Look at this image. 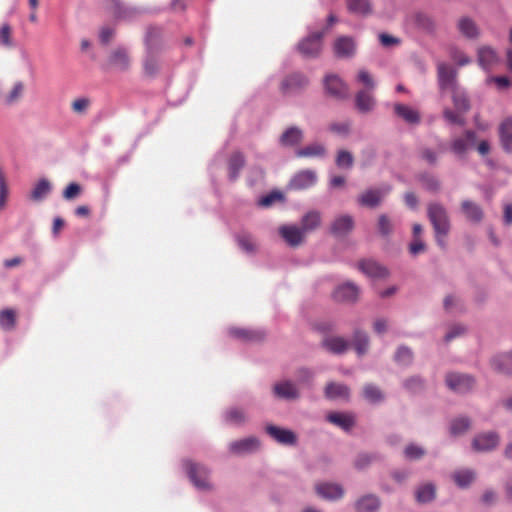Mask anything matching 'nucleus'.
<instances>
[{
    "mask_svg": "<svg viewBox=\"0 0 512 512\" xmlns=\"http://www.w3.org/2000/svg\"><path fill=\"white\" fill-rule=\"evenodd\" d=\"M81 193V186L77 183H70L63 192V197L67 200L76 198Z\"/></svg>",
    "mask_w": 512,
    "mask_h": 512,
    "instance_id": "obj_62",
    "label": "nucleus"
},
{
    "mask_svg": "<svg viewBox=\"0 0 512 512\" xmlns=\"http://www.w3.org/2000/svg\"><path fill=\"white\" fill-rule=\"evenodd\" d=\"M334 52L339 58H350L356 52V44L351 37L341 36L334 42Z\"/></svg>",
    "mask_w": 512,
    "mask_h": 512,
    "instance_id": "obj_11",
    "label": "nucleus"
},
{
    "mask_svg": "<svg viewBox=\"0 0 512 512\" xmlns=\"http://www.w3.org/2000/svg\"><path fill=\"white\" fill-rule=\"evenodd\" d=\"M478 62L483 69L490 70L499 62V58L494 49L483 46L478 50Z\"/></svg>",
    "mask_w": 512,
    "mask_h": 512,
    "instance_id": "obj_21",
    "label": "nucleus"
},
{
    "mask_svg": "<svg viewBox=\"0 0 512 512\" xmlns=\"http://www.w3.org/2000/svg\"><path fill=\"white\" fill-rule=\"evenodd\" d=\"M302 139V130L297 127H290L282 134L280 142L284 146H294L299 144Z\"/></svg>",
    "mask_w": 512,
    "mask_h": 512,
    "instance_id": "obj_32",
    "label": "nucleus"
},
{
    "mask_svg": "<svg viewBox=\"0 0 512 512\" xmlns=\"http://www.w3.org/2000/svg\"><path fill=\"white\" fill-rule=\"evenodd\" d=\"M24 90V83L21 81L16 82L12 87L11 91L7 95H5L4 102L9 105L18 102L22 98Z\"/></svg>",
    "mask_w": 512,
    "mask_h": 512,
    "instance_id": "obj_42",
    "label": "nucleus"
},
{
    "mask_svg": "<svg viewBox=\"0 0 512 512\" xmlns=\"http://www.w3.org/2000/svg\"><path fill=\"white\" fill-rule=\"evenodd\" d=\"M317 181V175L312 170H303L297 173L291 180L290 186L296 190L307 189Z\"/></svg>",
    "mask_w": 512,
    "mask_h": 512,
    "instance_id": "obj_12",
    "label": "nucleus"
},
{
    "mask_svg": "<svg viewBox=\"0 0 512 512\" xmlns=\"http://www.w3.org/2000/svg\"><path fill=\"white\" fill-rule=\"evenodd\" d=\"M458 29L467 38H476L479 34L475 22L468 17H463L459 20Z\"/></svg>",
    "mask_w": 512,
    "mask_h": 512,
    "instance_id": "obj_35",
    "label": "nucleus"
},
{
    "mask_svg": "<svg viewBox=\"0 0 512 512\" xmlns=\"http://www.w3.org/2000/svg\"><path fill=\"white\" fill-rule=\"evenodd\" d=\"M51 190V185L46 179L38 181L31 192V199L35 201L42 200Z\"/></svg>",
    "mask_w": 512,
    "mask_h": 512,
    "instance_id": "obj_41",
    "label": "nucleus"
},
{
    "mask_svg": "<svg viewBox=\"0 0 512 512\" xmlns=\"http://www.w3.org/2000/svg\"><path fill=\"white\" fill-rule=\"evenodd\" d=\"M266 431L280 444L294 445L296 443V435L291 430L269 425L267 426Z\"/></svg>",
    "mask_w": 512,
    "mask_h": 512,
    "instance_id": "obj_14",
    "label": "nucleus"
},
{
    "mask_svg": "<svg viewBox=\"0 0 512 512\" xmlns=\"http://www.w3.org/2000/svg\"><path fill=\"white\" fill-rule=\"evenodd\" d=\"M500 139L506 151H512V119H505L499 127Z\"/></svg>",
    "mask_w": 512,
    "mask_h": 512,
    "instance_id": "obj_30",
    "label": "nucleus"
},
{
    "mask_svg": "<svg viewBox=\"0 0 512 512\" xmlns=\"http://www.w3.org/2000/svg\"><path fill=\"white\" fill-rule=\"evenodd\" d=\"M499 444V435L496 432L478 434L472 441L475 451L486 452L495 449Z\"/></svg>",
    "mask_w": 512,
    "mask_h": 512,
    "instance_id": "obj_6",
    "label": "nucleus"
},
{
    "mask_svg": "<svg viewBox=\"0 0 512 512\" xmlns=\"http://www.w3.org/2000/svg\"><path fill=\"white\" fill-rule=\"evenodd\" d=\"M390 189L391 188L389 186H385L380 189L366 190L358 197V202L362 206L374 208L381 203L382 199L389 193Z\"/></svg>",
    "mask_w": 512,
    "mask_h": 512,
    "instance_id": "obj_7",
    "label": "nucleus"
},
{
    "mask_svg": "<svg viewBox=\"0 0 512 512\" xmlns=\"http://www.w3.org/2000/svg\"><path fill=\"white\" fill-rule=\"evenodd\" d=\"M245 165V158L241 152H234L228 161L229 177L231 180H236L239 176L240 170Z\"/></svg>",
    "mask_w": 512,
    "mask_h": 512,
    "instance_id": "obj_29",
    "label": "nucleus"
},
{
    "mask_svg": "<svg viewBox=\"0 0 512 512\" xmlns=\"http://www.w3.org/2000/svg\"><path fill=\"white\" fill-rule=\"evenodd\" d=\"M317 494L327 500L340 499L344 495L343 488L338 484L320 483L316 485Z\"/></svg>",
    "mask_w": 512,
    "mask_h": 512,
    "instance_id": "obj_18",
    "label": "nucleus"
},
{
    "mask_svg": "<svg viewBox=\"0 0 512 512\" xmlns=\"http://www.w3.org/2000/svg\"><path fill=\"white\" fill-rule=\"evenodd\" d=\"M296 379L299 384H309L313 379V372L307 368H301L296 372Z\"/></svg>",
    "mask_w": 512,
    "mask_h": 512,
    "instance_id": "obj_61",
    "label": "nucleus"
},
{
    "mask_svg": "<svg viewBox=\"0 0 512 512\" xmlns=\"http://www.w3.org/2000/svg\"><path fill=\"white\" fill-rule=\"evenodd\" d=\"M237 243L239 247L247 253H254L257 249L256 242L248 233H240L237 236Z\"/></svg>",
    "mask_w": 512,
    "mask_h": 512,
    "instance_id": "obj_44",
    "label": "nucleus"
},
{
    "mask_svg": "<svg viewBox=\"0 0 512 512\" xmlns=\"http://www.w3.org/2000/svg\"><path fill=\"white\" fill-rule=\"evenodd\" d=\"M353 344L356 352L359 355L365 354L369 345L367 334L361 331H356L353 337Z\"/></svg>",
    "mask_w": 512,
    "mask_h": 512,
    "instance_id": "obj_45",
    "label": "nucleus"
},
{
    "mask_svg": "<svg viewBox=\"0 0 512 512\" xmlns=\"http://www.w3.org/2000/svg\"><path fill=\"white\" fill-rule=\"evenodd\" d=\"M346 2L348 10L352 13L369 15L372 12L369 0H346Z\"/></svg>",
    "mask_w": 512,
    "mask_h": 512,
    "instance_id": "obj_37",
    "label": "nucleus"
},
{
    "mask_svg": "<svg viewBox=\"0 0 512 512\" xmlns=\"http://www.w3.org/2000/svg\"><path fill=\"white\" fill-rule=\"evenodd\" d=\"M474 379L466 374L449 373L446 376L447 386L458 393H465L471 390L474 386Z\"/></svg>",
    "mask_w": 512,
    "mask_h": 512,
    "instance_id": "obj_5",
    "label": "nucleus"
},
{
    "mask_svg": "<svg viewBox=\"0 0 512 512\" xmlns=\"http://www.w3.org/2000/svg\"><path fill=\"white\" fill-rule=\"evenodd\" d=\"M359 295V289L353 283H345L339 286L333 294L336 301L339 302H354L357 300Z\"/></svg>",
    "mask_w": 512,
    "mask_h": 512,
    "instance_id": "obj_15",
    "label": "nucleus"
},
{
    "mask_svg": "<svg viewBox=\"0 0 512 512\" xmlns=\"http://www.w3.org/2000/svg\"><path fill=\"white\" fill-rule=\"evenodd\" d=\"M394 111L399 117L403 118L410 124H417L420 122L419 112L407 105L396 104L394 106Z\"/></svg>",
    "mask_w": 512,
    "mask_h": 512,
    "instance_id": "obj_27",
    "label": "nucleus"
},
{
    "mask_svg": "<svg viewBox=\"0 0 512 512\" xmlns=\"http://www.w3.org/2000/svg\"><path fill=\"white\" fill-rule=\"evenodd\" d=\"M412 358V352L407 347H399L395 355V360L402 365L409 364L412 361Z\"/></svg>",
    "mask_w": 512,
    "mask_h": 512,
    "instance_id": "obj_54",
    "label": "nucleus"
},
{
    "mask_svg": "<svg viewBox=\"0 0 512 512\" xmlns=\"http://www.w3.org/2000/svg\"><path fill=\"white\" fill-rule=\"evenodd\" d=\"M353 156L346 150H340L336 157V164L340 168H351L353 165Z\"/></svg>",
    "mask_w": 512,
    "mask_h": 512,
    "instance_id": "obj_52",
    "label": "nucleus"
},
{
    "mask_svg": "<svg viewBox=\"0 0 512 512\" xmlns=\"http://www.w3.org/2000/svg\"><path fill=\"white\" fill-rule=\"evenodd\" d=\"M190 480L200 490L211 489L209 482V470L200 464L189 462L186 464Z\"/></svg>",
    "mask_w": 512,
    "mask_h": 512,
    "instance_id": "obj_3",
    "label": "nucleus"
},
{
    "mask_svg": "<svg viewBox=\"0 0 512 512\" xmlns=\"http://www.w3.org/2000/svg\"><path fill=\"white\" fill-rule=\"evenodd\" d=\"M16 325V312L13 309L0 311V327L4 330H13Z\"/></svg>",
    "mask_w": 512,
    "mask_h": 512,
    "instance_id": "obj_40",
    "label": "nucleus"
},
{
    "mask_svg": "<svg viewBox=\"0 0 512 512\" xmlns=\"http://www.w3.org/2000/svg\"><path fill=\"white\" fill-rule=\"evenodd\" d=\"M0 45L6 48H12L14 46L12 28L8 23H4L0 27Z\"/></svg>",
    "mask_w": 512,
    "mask_h": 512,
    "instance_id": "obj_50",
    "label": "nucleus"
},
{
    "mask_svg": "<svg viewBox=\"0 0 512 512\" xmlns=\"http://www.w3.org/2000/svg\"><path fill=\"white\" fill-rule=\"evenodd\" d=\"M425 455V450L415 444H409L404 449V456L409 460H417Z\"/></svg>",
    "mask_w": 512,
    "mask_h": 512,
    "instance_id": "obj_51",
    "label": "nucleus"
},
{
    "mask_svg": "<svg viewBox=\"0 0 512 512\" xmlns=\"http://www.w3.org/2000/svg\"><path fill=\"white\" fill-rule=\"evenodd\" d=\"M380 507V500L375 495H366L356 502L357 512H375Z\"/></svg>",
    "mask_w": 512,
    "mask_h": 512,
    "instance_id": "obj_31",
    "label": "nucleus"
},
{
    "mask_svg": "<svg viewBox=\"0 0 512 512\" xmlns=\"http://www.w3.org/2000/svg\"><path fill=\"white\" fill-rule=\"evenodd\" d=\"M89 106H90V100L85 97L77 98L71 104L72 110L78 114L85 113L86 110L89 108Z\"/></svg>",
    "mask_w": 512,
    "mask_h": 512,
    "instance_id": "obj_56",
    "label": "nucleus"
},
{
    "mask_svg": "<svg viewBox=\"0 0 512 512\" xmlns=\"http://www.w3.org/2000/svg\"><path fill=\"white\" fill-rule=\"evenodd\" d=\"M106 2L116 18L126 19L134 13V10L126 7L121 0H106Z\"/></svg>",
    "mask_w": 512,
    "mask_h": 512,
    "instance_id": "obj_33",
    "label": "nucleus"
},
{
    "mask_svg": "<svg viewBox=\"0 0 512 512\" xmlns=\"http://www.w3.org/2000/svg\"><path fill=\"white\" fill-rule=\"evenodd\" d=\"M357 108L362 112L372 110L375 104L373 96L367 91H359L355 98Z\"/></svg>",
    "mask_w": 512,
    "mask_h": 512,
    "instance_id": "obj_38",
    "label": "nucleus"
},
{
    "mask_svg": "<svg viewBox=\"0 0 512 512\" xmlns=\"http://www.w3.org/2000/svg\"><path fill=\"white\" fill-rule=\"evenodd\" d=\"M423 185L426 189L431 191H438L440 188V182L434 176L425 175L422 177Z\"/></svg>",
    "mask_w": 512,
    "mask_h": 512,
    "instance_id": "obj_63",
    "label": "nucleus"
},
{
    "mask_svg": "<svg viewBox=\"0 0 512 512\" xmlns=\"http://www.w3.org/2000/svg\"><path fill=\"white\" fill-rule=\"evenodd\" d=\"M282 195L278 192H272L264 197H262L259 201V204L263 207H268L272 205L276 200H280Z\"/></svg>",
    "mask_w": 512,
    "mask_h": 512,
    "instance_id": "obj_64",
    "label": "nucleus"
},
{
    "mask_svg": "<svg viewBox=\"0 0 512 512\" xmlns=\"http://www.w3.org/2000/svg\"><path fill=\"white\" fill-rule=\"evenodd\" d=\"M109 64L120 71H126L130 67V57L125 48L118 47L109 56Z\"/></svg>",
    "mask_w": 512,
    "mask_h": 512,
    "instance_id": "obj_17",
    "label": "nucleus"
},
{
    "mask_svg": "<svg viewBox=\"0 0 512 512\" xmlns=\"http://www.w3.org/2000/svg\"><path fill=\"white\" fill-rule=\"evenodd\" d=\"M428 218L433 226L435 238L442 248L445 247V238L450 232V220L446 208L440 203H431L427 209Z\"/></svg>",
    "mask_w": 512,
    "mask_h": 512,
    "instance_id": "obj_1",
    "label": "nucleus"
},
{
    "mask_svg": "<svg viewBox=\"0 0 512 512\" xmlns=\"http://www.w3.org/2000/svg\"><path fill=\"white\" fill-rule=\"evenodd\" d=\"M354 227V220L350 215H342L336 218L331 226V232L340 236L350 232Z\"/></svg>",
    "mask_w": 512,
    "mask_h": 512,
    "instance_id": "obj_23",
    "label": "nucleus"
},
{
    "mask_svg": "<svg viewBox=\"0 0 512 512\" xmlns=\"http://www.w3.org/2000/svg\"><path fill=\"white\" fill-rule=\"evenodd\" d=\"M363 396L371 403H377L383 400V394L380 389L372 384H368L364 387Z\"/></svg>",
    "mask_w": 512,
    "mask_h": 512,
    "instance_id": "obj_47",
    "label": "nucleus"
},
{
    "mask_svg": "<svg viewBox=\"0 0 512 512\" xmlns=\"http://www.w3.org/2000/svg\"><path fill=\"white\" fill-rule=\"evenodd\" d=\"M357 80L370 90L375 88L374 79L366 70L362 69L358 72Z\"/></svg>",
    "mask_w": 512,
    "mask_h": 512,
    "instance_id": "obj_58",
    "label": "nucleus"
},
{
    "mask_svg": "<svg viewBox=\"0 0 512 512\" xmlns=\"http://www.w3.org/2000/svg\"><path fill=\"white\" fill-rule=\"evenodd\" d=\"M476 139V134L473 131H466L464 137L455 139L451 144V150L458 155L466 152L468 145L473 144Z\"/></svg>",
    "mask_w": 512,
    "mask_h": 512,
    "instance_id": "obj_24",
    "label": "nucleus"
},
{
    "mask_svg": "<svg viewBox=\"0 0 512 512\" xmlns=\"http://www.w3.org/2000/svg\"><path fill=\"white\" fill-rule=\"evenodd\" d=\"M161 36V29L157 27H149L146 33V45L149 52H152L155 41Z\"/></svg>",
    "mask_w": 512,
    "mask_h": 512,
    "instance_id": "obj_53",
    "label": "nucleus"
},
{
    "mask_svg": "<svg viewBox=\"0 0 512 512\" xmlns=\"http://www.w3.org/2000/svg\"><path fill=\"white\" fill-rule=\"evenodd\" d=\"M325 395L327 398L336 399V398H348L349 389L347 386L343 384H338L331 382L327 384L325 388Z\"/></svg>",
    "mask_w": 512,
    "mask_h": 512,
    "instance_id": "obj_34",
    "label": "nucleus"
},
{
    "mask_svg": "<svg viewBox=\"0 0 512 512\" xmlns=\"http://www.w3.org/2000/svg\"><path fill=\"white\" fill-rule=\"evenodd\" d=\"M327 420L344 431L351 430L355 425V418L350 413H329Z\"/></svg>",
    "mask_w": 512,
    "mask_h": 512,
    "instance_id": "obj_19",
    "label": "nucleus"
},
{
    "mask_svg": "<svg viewBox=\"0 0 512 512\" xmlns=\"http://www.w3.org/2000/svg\"><path fill=\"white\" fill-rule=\"evenodd\" d=\"M279 233L290 246H298L304 238V231L296 226H282Z\"/></svg>",
    "mask_w": 512,
    "mask_h": 512,
    "instance_id": "obj_20",
    "label": "nucleus"
},
{
    "mask_svg": "<svg viewBox=\"0 0 512 512\" xmlns=\"http://www.w3.org/2000/svg\"><path fill=\"white\" fill-rule=\"evenodd\" d=\"M470 428V420L466 417H459L451 423V433L453 435H460Z\"/></svg>",
    "mask_w": 512,
    "mask_h": 512,
    "instance_id": "obj_49",
    "label": "nucleus"
},
{
    "mask_svg": "<svg viewBox=\"0 0 512 512\" xmlns=\"http://www.w3.org/2000/svg\"><path fill=\"white\" fill-rule=\"evenodd\" d=\"M325 31L314 32L299 42L298 51L309 58L317 57L322 50V38Z\"/></svg>",
    "mask_w": 512,
    "mask_h": 512,
    "instance_id": "obj_2",
    "label": "nucleus"
},
{
    "mask_svg": "<svg viewBox=\"0 0 512 512\" xmlns=\"http://www.w3.org/2000/svg\"><path fill=\"white\" fill-rule=\"evenodd\" d=\"M323 346L332 353L341 354L347 350L349 343L342 337L334 336L325 338Z\"/></svg>",
    "mask_w": 512,
    "mask_h": 512,
    "instance_id": "obj_28",
    "label": "nucleus"
},
{
    "mask_svg": "<svg viewBox=\"0 0 512 512\" xmlns=\"http://www.w3.org/2000/svg\"><path fill=\"white\" fill-rule=\"evenodd\" d=\"M325 154V148L321 144H311L297 150V157H317Z\"/></svg>",
    "mask_w": 512,
    "mask_h": 512,
    "instance_id": "obj_43",
    "label": "nucleus"
},
{
    "mask_svg": "<svg viewBox=\"0 0 512 512\" xmlns=\"http://www.w3.org/2000/svg\"><path fill=\"white\" fill-rule=\"evenodd\" d=\"M321 223V215L317 211H310L305 214L301 221V229L305 232L316 229Z\"/></svg>",
    "mask_w": 512,
    "mask_h": 512,
    "instance_id": "obj_36",
    "label": "nucleus"
},
{
    "mask_svg": "<svg viewBox=\"0 0 512 512\" xmlns=\"http://www.w3.org/2000/svg\"><path fill=\"white\" fill-rule=\"evenodd\" d=\"M453 102L455 107L462 112H466L470 108L469 100L465 95L455 94L453 96Z\"/></svg>",
    "mask_w": 512,
    "mask_h": 512,
    "instance_id": "obj_59",
    "label": "nucleus"
},
{
    "mask_svg": "<svg viewBox=\"0 0 512 512\" xmlns=\"http://www.w3.org/2000/svg\"><path fill=\"white\" fill-rule=\"evenodd\" d=\"M326 92L336 98L345 99L349 96V88L343 80L337 75H327L324 80Z\"/></svg>",
    "mask_w": 512,
    "mask_h": 512,
    "instance_id": "obj_4",
    "label": "nucleus"
},
{
    "mask_svg": "<svg viewBox=\"0 0 512 512\" xmlns=\"http://www.w3.org/2000/svg\"><path fill=\"white\" fill-rule=\"evenodd\" d=\"M461 209L466 218L472 222H480L483 218V211L481 207L472 201H463Z\"/></svg>",
    "mask_w": 512,
    "mask_h": 512,
    "instance_id": "obj_25",
    "label": "nucleus"
},
{
    "mask_svg": "<svg viewBox=\"0 0 512 512\" xmlns=\"http://www.w3.org/2000/svg\"><path fill=\"white\" fill-rule=\"evenodd\" d=\"M358 268L370 278L383 279L389 275L387 268L374 260H362L358 263Z\"/></svg>",
    "mask_w": 512,
    "mask_h": 512,
    "instance_id": "obj_9",
    "label": "nucleus"
},
{
    "mask_svg": "<svg viewBox=\"0 0 512 512\" xmlns=\"http://www.w3.org/2000/svg\"><path fill=\"white\" fill-rule=\"evenodd\" d=\"M452 477L457 486L466 488L474 481L475 473L469 469L458 470L453 473Z\"/></svg>",
    "mask_w": 512,
    "mask_h": 512,
    "instance_id": "obj_39",
    "label": "nucleus"
},
{
    "mask_svg": "<svg viewBox=\"0 0 512 512\" xmlns=\"http://www.w3.org/2000/svg\"><path fill=\"white\" fill-rule=\"evenodd\" d=\"M378 229H379V232L384 236H387L392 232V224L386 215H381L379 217Z\"/></svg>",
    "mask_w": 512,
    "mask_h": 512,
    "instance_id": "obj_60",
    "label": "nucleus"
},
{
    "mask_svg": "<svg viewBox=\"0 0 512 512\" xmlns=\"http://www.w3.org/2000/svg\"><path fill=\"white\" fill-rule=\"evenodd\" d=\"M378 38H379L381 45L386 48L398 46L401 43L400 38L386 34V33H380Z\"/></svg>",
    "mask_w": 512,
    "mask_h": 512,
    "instance_id": "obj_57",
    "label": "nucleus"
},
{
    "mask_svg": "<svg viewBox=\"0 0 512 512\" xmlns=\"http://www.w3.org/2000/svg\"><path fill=\"white\" fill-rule=\"evenodd\" d=\"M225 419L231 424H242L246 420L245 413L240 408H231L226 411Z\"/></svg>",
    "mask_w": 512,
    "mask_h": 512,
    "instance_id": "obj_48",
    "label": "nucleus"
},
{
    "mask_svg": "<svg viewBox=\"0 0 512 512\" xmlns=\"http://www.w3.org/2000/svg\"><path fill=\"white\" fill-rule=\"evenodd\" d=\"M435 497V487L432 484H426L420 487L416 492V499L420 503H426Z\"/></svg>",
    "mask_w": 512,
    "mask_h": 512,
    "instance_id": "obj_46",
    "label": "nucleus"
},
{
    "mask_svg": "<svg viewBox=\"0 0 512 512\" xmlns=\"http://www.w3.org/2000/svg\"><path fill=\"white\" fill-rule=\"evenodd\" d=\"M456 70L445 63L438 65V81L442 90L453 89L455 86Z\"/></svg>",
    "mask_w": 512,
    "mask_h": 512,
    "instance_id": "obj_13",
    "label": "nucleus"
},
{
    "mask_svg": "<svg viewBox=\"0 0 512 512\" xmlns=\"http://www.w3.org/2000/svg\"><path fill=\"white\" fill-rule=\"evenodd\" d=\"M273 391L277 397L283 399H296L299 397V392L291 381L276 383L273 387Z\"/></svg>",
    "mask_w": 512,
    "mask_h": 512,
    "instance_id": "obj_22",
    "label": "nucleus"
},
{
    "mask_svg": "<svg viewBox=\"0 0 512 512\" xmlns=\"http://www.w3.org/2000/svg\"><path fill=\"white\" fill-rule=\"evenodd\" d=\"M492 367L504 374H512V353L498 355L492 360Z\"/></svg>",
    "mask_w": 512,
    "mask_h": 512,
    "instance_id": "obj_26",
    "label": "nucleus"
},
{
    "mask_svg": "<svg viewBox=\"0 0 512 512\" xmlns=\"http://www.w3.org/2000/svg\"><path fill=\"white\" fill-rule=\"evenodd\" d=\"M308 85V79L300 74L294 73L287 76L281 83V92L283 94H293L300 92Z\"/></svg>",
    "mask_w": 512,
    "mask_h": 512,
    "instance_id": "obj_8",
    "label": "nucleus"
},
{
    "mask_svg": "<svg viewBox=\"0 0 512 512\" xmlns=\"http://www.w3.org/2000/svg\"><path fill=\"white\" fill-rule=\"evenodd\" d=\"M259 441L255 437H248L230 443L229 448L233 454L251 453L258 449Z\"/></svg>",
    "mask_w": 512,
    "mask_h": 512,
    "instance_id": "obj_16",
    "label": "nucleus"
},
{
    "mask_svg": "<svg viewBox=\"0 0 512 512\" xmlns=\"http://www.w3.org/2000/svg\"><path fill=\"white\" fill-rule=\"evenodd\" d=\"M229 334L245 343L260 342L265 338V333L256 329L231 328Z\"/></svg>",
    "mask_w": 512,
    "mask_h": 512,
    "instance_id": "obj_10",
    "label": "nucleus"
},
{
    "mask_svg": "<svg viewBox=\"0 0 512 512\" xmlns=\"http://www.w3.org/2000/svg\"><path fill=\"white\" fill-rule=\"evenodd\" d=\"M144 70L148 76L155 75L159 70L158 60L154 56L149 55L144 61Z\"/></svg>",
    "mask_w": 512,
    "mask_h": 512,
    "instance_id": "obj_55",
    "label": "nucleus"
}]
</instances>
